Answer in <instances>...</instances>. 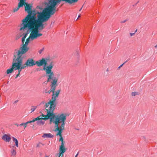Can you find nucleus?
<instances>
[{"label":"nucleus","mask_w":157,"mask_h":157,"mask_svg":"<svg viewBox=\"0 0 157 157\" xmlns=\"http://www.w3.org/2000/svg\"><path fill=\"white\" fill-rule=\"evenodd\" d=\"M61 157V156H58V157ZM61 157H62V156H61Z\"/></svg>","instance_id":"nucleus-37"},{"label":"nucleus","mask_w":157,"mask_h":157,"mask_svg":"<svg viewBox=\"0 0 157 157\" xmlns=\"http://www.w3.org/2000/svg\"><path fill=\"white\" fill-rule=\"evenodd\" d=\"M66 150L64 144H61L59 146L58 156H61L62 157L63 156V154L65 152Z\"/></svg>","instance_id":"nucleus-11"},{"label":"nucleus","mask_w":157,"mask_h":157,"mask_svg":"<svg viewBox=\"0 0 157 157\" xmlns=\"http://www.w3.org/2000/svg\"><path fill=\"white\" fill-rule=\"evenodd\" d=\"M45 157H49V156H45Z\"/></svg>","instance_id":"nucleus-36"},{"label":"nucleus","mask_w":157,"mask_h":157,"mask_svg":"<svg viewBox=\"0 0 157 157\" xmlns=\"http://www.w3.org/2000/svg\"><path fill=\"white\" fill-rule=\"evenodd\" d=\"M44 48H43L42 49H40L39 51V54H41L42 52L44 50Z\"/></svg>","instance_id":"nucleus-21"},{"label":"nucleus","mask_w":157,"mask_h":157,"mask_svg":"<svg viewBox=\"0 0 157 157\" xmlns=\"http://www.w3.org/2000/svg\"><path fill=\"white\" fill-rule=\"evenodd\" d=\"M13 142H14L15 143V145L17 147H18V141L14 137H13Z\"/></svg>","instance_id":"nucleus-18"},{"label":"nucleus","mask_w":157,"mask_h":157,"mask_svg":"<svg viewBox=\"0 0 157 157\" xmlns=\"http://www.w3.org/2000/svg\"><path fill=\"white\" fill-rule=\"evenodd\" d=\"M14 147V146H13L12 149L11 151V156H15L16 154V151L15 150L13 149Z\"/></svg>","instance_id":"nucleus-16"},{"label":"nucleus","mask_w":157,"mask_h":157,"mask_svg":"<svg viewBox=\"0 0 157 157\" xmlns=\"http://www.w3.org/2000/svg\"><path fill=\"white\" fill-rule=\"evenodd\" d=\"M78 54H79V52L78 51H76V55L77 56H78Z\"/></svg>","instance_id":"nucleus-25"},{"label":"nucleus","mask_w":157,"mask_h":157,"mask_svg":"<svg viewBox=\"0 0 157 157\" xmlns=\"http://www.w3.org/2000/svg\"><path fill=\"white\" fill-rule=\"evenodd\" d=\"M53 136L51 133H45L43 134L42 137L45 138H52Z\"/></svg>","instance_id":"nucleus-15"},{"label":"nucleus","mask_w":157,"mask_h":157,"mask_svg":"<svg viewBox=\"0 0 157 157\" xmlns=\"http://www.w3.org/2000/svg\"><path fill=\"white\" fill-rule=\"evenodd\" d=\"M80 17H81L80 15H79L78 16V18L76 19V20H77L78 19V18Z\"/></svg>","instance_id":"nucleus-31"},{"label":"nucleus","mask_w":157,"mask_h":157,"mask_svg":"<svg viewBox=\"0 0 157 157\" xmlns=\"http://www.w3.org/2000/svg\"><path fill=\"white\" fill-rule=\"evenodd\" d=\"M39 30L35 29V30H33L31 33L29 37L27 39L26 41L29 43L30 41L33 40L41 36L43 34L40 32Z\"/></svg>","instance_id":"nucleus-9"},{"label":"nucleus","mask_w":157,"mask_h":157,"mask_svg":"<svg viewBox=\"0 0 157 157\" xmlns=\"http://www.w3.org/2000/svg\"><path fill=\"white\" fill-rule=\"evenodd\" d=\"M24 1L25 11L28 14L22 20V22L43 24V23L48 21L56 11V6L57 4L56 0H49L47 7L42 12H36L32 9L30 4Z\"/></svg>","instance_id":"nucleus-1"},{"label":"nucleus","mask_w":157,"mask_h":157,"mask_svg":"<svg viewBox=\"0 0 157 157\" xmlns=\"http://www.w3.org/2000/svg\"><path fill=\"white\" fill-rule=\"evenodd\" d=\"M82 7L79 10V11H80L82 10Z\"/></svg>","instance_id":"nucleus-34"},{"label":"nucleus","mask_w":157,"mask_h":157,"mask_svg":"<svg viewBox=\"0 0 157 157\" xmlns=\"http://www.w3.org/2000/svg\"><path fill=\"white\" fill-rule=\"evenodd\" d=\"M106 71H107V72H108V71H109V69H108V68H107V69H106Z\"/></svg>","instance_id":"nucleus-33"},{"label":"nucleus","mask_w":157,"mask_h":157,"mask_svg":"<svg viewBox=\"0 0 157 157\" xmlns=\"http://www.w3.org/2000/svg\"><path fill=\"white\" fill-rule=\"evenodd\" d=\"M22 55H16L18 61H19L21 64V70L28 67H32L36 65L35 62L33 59H29L27 60L25 63L23 64V57Z\"/></svg>","instance_id":"nucleus-8"},{"label":"nucleus","mask_w":157,"mask_h":157,"mask_svg":"<svg viewBox=\"0 0 157 157\" xmlns=\"http://www.w3.org/2000/svg\"><path fill=\"white\" fill-rule=\"evenodd\" d=\"M79 154V153L78 152L76 154V155H75V157H77V156H78V154Z\"/></svg>","instance_id":"nucleus-29"},{"label":"nucleus","mask_w":157,"mask_h":157,"mask_svg":"<svg viewBox=\"0 0 157 157\" xmlns=\"http://www.w3.org/2000/svg\"><path fill=\"white\" fill-rule=\"evenodd\" d=\"M29 43V42L26 41L24 44H23V46L20 48L19 50H15L14 54L15 55H18L25 53L29 49V48L27 47Z\"/></svg>","instance_id":"nucleus-10"},{"label":"nucleus","mask_w":157,"mask_h":157,"mask_svg":"<svg viewBox=\"0 0 157 157\" xmlns=\"http://www.w3.org/2000/svg\"><path fill=\"white\" fill-rule=\"evenodd\" d=\"M47 62L45 59L43 58L35 62L36 64L38 67H40L44 65L43 70L45 71V76L46 77L49 76L50 74L52 75H54V74L52 71V69L54 66V63L52 62L48 66H46Z\"/></svg>","instance_id":"nucleus-6"},{"label":"nucleus","mask_w":157,"mask_h":157,"mask_svg":"<svg viewBox=\"0 0 157 157\" xmlns=\"http://www.w3.org/2000/svg\"><path fill=\"white\" fill-rule=\"evenodd\" d=\"M19 1L17 7L13 9V12H14L17 11L20 8L23 6L24 4L23 1L25 0H19Z\"/></svg>","instance_id":"nucleus-13"},{"label":"nucleus","mask_w":157,"mask_h":157,"mask_svg":"<svg viewBox=\"0 0 157 157\" xmlns=\"http://www.w3.org/2000/svg\"><path fill=\"white\" fill-rule=\"evenodd\" d=\"M50 74V75L49 76H47L46 78H47V82L51 83L50 85L51 88L49 90L48 92H46L45 93L50 94L52 92V94L51 99L46 104L45 107H47V109L49 108L50 109H54L56 105V101L59 96L60 92V90H58L55 91L58 85L57 83L58 79L55 76V75H52L51 74Z\"/></svg>","instance_id":"nucleus-2"},{"label":"nucleus","mask_w":157,"mask_h":157,"mask_svg":"<svg viewBox=\"0 0 157 157\" xmlns=\"http://www.w3.org/2000/svg\"><path fill=\"white\" fill-rule=\"evenodd\" d=\"M54 109L51 108L47 109V107H45V110L47 112L46 116L47 117L42 118L41 116L38 117L32 120V122L36 121V124L38 125H43L45 123V121L50 119V123L51 124L53 123L56 124H58V122L60 121V120L64 115V114H58L55 115L53 113V111Z\"/></svg>","instance_id":"nucleus-3"},{"label":"nucleus","mask_w":157,"mask_h":157,"mask_svg":"<svg viewBox=\"0 0 157 157\" xmlns=\"http://www.w3.org/2000/svg\"><path fill=\"white\" fill-rule=\"evenodd\" d=\"M37 147H39V145L38 144H37L36 146Z\"/></svg>","instance_id":"nucleus-35"},{"label":"nucleus","mask_w":157,"mask_h":157,"mask_svg":"<svg viewBox=\"0 0 157 157\" xmlns=\"http://www.w3.org/2000/svg\"><path fill=\"white\" fill-rule=\"evenodd\" d=\"M15 125H16L17 126V127H18L19 126V124H18L17 123H15Z\"/></svg>","instance_id":"nucleus-26"},{"label":"nucleus","mask_w":157,"mask_h":157,"mask_svg":"<svg viewBox=\"0 0 157 157\" xmlns=\"http://www.w3.org/2000/svg\"><path fill=\"white\" fill-rule=\"evenodd\" d=\"M66 119V116L65 115L61 118L60 121L58 122V124H56L54 126L55 131L57 132L56 135L60 136L59 140V141L61 142V144H64L65 141L63 140V138L62 137V133L63 130L64 129L65 126V121Z\"/></svg>","instance_id":"nucleus-5"},{"label":"nucleus","mask_w":157,"mask_h":157,"mask_svg":"<svg viewBox=\"0 0 157 157\" xmlns=\"http://www.w3.org/2000/svg\"><path fill=\"white\" fill-rule=\"evenodd\" d=\"M19 61H18L16 56L13 54V59L12 65L10 68L8 69L6 71L7 74H11L14 71L18 70L17 74L16 75L15 78L20 76V73L21 70V64Z\"/></svg>","instance_id":"nucleus-7"},{"label":"nucleus","mask_w":157,"mask_h":157,"mask_svg":"<svg viewBox=\"0 0 157 157\" xmlns=\"http://www.w3.org/2000/svg\"><path fill=\"white\" fill-rule=\"evenodd\" d=\"M46 115H44L43 114H42V115H41V116H40L41 117L42 116V117H44V116H45L47 117V116H46Z\"/></svg>","instance_id":"nucleus-28"},{"label":"nucleus","mask_w":157,"mask_h":157,"mask_svg":"<svg viewBox=\"0 0 157 157\" xmlns=\"http://www.w3.org/2000/svg\"><path fill=\"white\" fill-rule=\"evenodd\" d=\"M125 63H123L121 65L118 67V69H120V68L122 67L123 65Z\"/></svg>","instance_id":"nucleus-23"},{"label":"nucleus","mask_w":157,"mask_h":157,"mask_svg":"<svg viewBox=\"0 0 157 157\" xmlns=\"http://www.w3.org/2000/svg\"><path fill=\"white\" fill-rule=\"evenodd\" d=\"M37 107L36 106H32V108L31 109V113L34 112L36 108Z\"/></svg>","instance_id":"nucleus-19"},{"label":"nucleus","mask_w":157,"mask_h":157,"mask_svg":"<svg viewBox=\"0 0 157 157\" xmlns=\"http://www.w3.org/2000/svg\"><path fill=\"white\" fill-rule=\"evenodd\" d=\"M154 47L155 48V49H156L157 48V44L155 45V46H154Z\"/></svg>","instance_id":"nucleus-30"},{"label":"nucleus","mask_w":157,"mask_h":157,"mask_svg":"<svg viewBox=\"0 0 157 157\" xmlns=\"http://www.w3.org/2000/svg\"><path fill=\"white\" fill-rule=\"evenodd\" d=\"M78 0H56L57 4H59L61 2H65L70 4L77 2Z\"/></svg>","instance_id":"nucleus-12"},{"label":"nucleus","mask_w":157,"mask_h":157,"mask_svg":"<svg viewBox=\"0 0 157 157\" xmlns=\"http://www.w3.org/2000/svg\"><path fill=\"white\" fill-rule=\"evenodd\" d=\"M18 101V100H17L15 101L14 102V103H16Z\"/></svg>","instance_id":"nucleus-32"},{"label":"nucleus","mask_w":157,"mask_h":157,"mask_svg":"<svg viewBox=\"0 0 157 157\" xmlns=\"http://www.w3.org/2000/svg\"><path fill=\"white\" fill-rule=\"evenodd\" d=\"M23 124H24V123H21V124H19V126H23Z\"/></svg>","instance_id":"nucleus-27"},{"label":"nucleus","mask_w":157,"mask_h":157,"mask_svg":"<svg viewBox=\"0 0 157 157\" xmlns=\"http://www.w3.org/2000/svg\"><path fill=\"white\" fill-rule=\"evenodd\" d=\"M2 139L6 142H9L10 141L11 138L9 135L5 134L2 137Z\"/></svg>","instance_id":"nucleus-14"},{"label":"nucleus","mask_w":157,"mask_h":157,"mask_svg":"<svg viewBox=\"0 0 157 157\" xmlns=\"http://www.w3.org/2000/svg\"><path fill=\"white\" fill-rule=\"evenodd\" d=\"M137 31V30H136L135 31V32L134 33H130V36H132L134 35L135 33Z\"/></svg>","instance_id":"nucleus-22"},{"label":"nucleus","mask_w":157,"mask_h":157,"mask_svg":"<svg viewBox=\"0 0 157 157\" xmlns=\"http://www.w3.org/2000/svg\"><path fill=\"white\" fill-rule=\"evenodd\" d=\"M19 30L25 32V33L23 34V36L21 40L23 44L28 34L30 32H32L33 30L35 29L42 30L44 28V24L22 21Z\"/></svg>","instance_id":"nucleus-4"},{"label":"nucleus","mask_w":157,"mask_h":157,"mask_svg":"<svg viewBox=\"0 0 157 157\" xmlns=\"http://www.w3.org/2000/svg\"><path fill=\"white\" fill-rule=\"evenodd\" d=\"M128 21V20L126 19V20H125L123 21H121V23H124L125 22H126V21Z\"/></svg>","instance_id":"nucleus-24"},{"label":"nucleus","mask_w":157,"mask_h":157,"mask_svg":"<svg viewBox=\"0 0 157 157\" xmlns=\"http://www.w3.org/2000/svg\"><path fill=\"white\" fill-rule=\"evenodd\" d=\"M138 93L136 92H133L132 93V95L133 96H135Z\"/></svg>","instance_id":"nucleus-20"},{"label":"nucleus","mask_w":157,"mask_h":157,"mask_svg":"<svg viewBox=\"0 0 157 157\" xmlns=\"http://www.w3.org/2000/svg\"><path fill=\"white\" fill-rule=\"evenodd\" d=\"M32 122V121H28L24 123V124L23 125V126L24 127V128L25 129L27 126V124L29 123H31Z\"/></svg>","instance_id":"nucleus-17"}]
</instances>
